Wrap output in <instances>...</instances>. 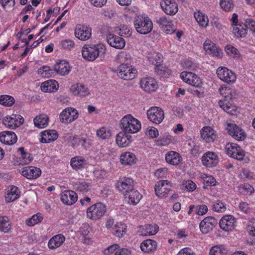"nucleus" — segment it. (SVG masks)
Instances as JSON below:
<instances>
[{
	"label": "nucleus",
	"mask_w": 255,
	"mask_h": 255,
	"mask_svg": "<svg viewBox=\"0 0 255 255\" xmlns=\"http://www.w3.org/2000/svg\"><path fill=\"white\" fill-rule=\"evenodd\" d=\"M162 10L169 15H175L178 11V6L175 0H161Z\"/></svg>",
	"instance_id": "nucleus-12"
},
{
	"label": "nucleus",
	"mask_w": 255,
	"mask_h": 255,
	"mask_svg": "<svg viewBox=\"0 0 255 255\" xmlns=\"http://www.w3.org/2000/svg\"><path fill=\"white\" fill-rule=\"evenodd\" d=\"M213 209L217 212H223L226 210L225 204L222 201L217 200L213 205Z\"/></svg>",
	"instance_id": "nucleus-55"
},
{
	"label": "nucleus",
	"mask_w": 255,
	"mask_h": 255,
	"mask_svg": "<svg viewBox=\"0 0 255 255\" xmlns=\"http://www.w3.org/2000/svg\"><path fill=\"white\" fill-rule=\"evenodd\" d=\"M0 141L4 144H14L16 142V134L13 131H2L0 133Z\"/></svg>",
	"instance_id": "nucleus-25"
},
{
	"label": "nucleus",
	"mask_w": 255,
	"mask_h": 255,
	"mask_svg": "<svg viewBox=\"0 0 255 255\" xmlns=\"http://www.w3.org/2000/svg\"><path fill=\"white\" fill-rule=\"evenodd\" d=\"M247 229L250 235L252 236L249 243L252 245H255V219H252L249 223Z\"/></svg>",
	"instance_id": "nucleus-44"
},
{
	"label": "nucleus",
	"mask_w": 255,
	"mask_h": 255,
	"mask_svg": "<svg viewBox=\"0 0 255 255\" xmlns=\"http://www.w3.org/2000/svg\"><path fill=\"white\" fill-rule=\"evenodd\" d=\"M140 247L142 251L149 253L155 251L157 249V245L155 241L147 239L141 243Z\"/></svg>",
	"instance_id": "nucleus-30"
},
{
	"label": "nucleus",
	"mask_w": 255,
	"mask_h": 255,
	"mask_svg": "<svg viewBox=\"0 0 255 255\" xmlns=\"http://www.w3.org/2000/svg\"><path fill=\"white\" fill-rule=\"evenodd\" d=\"M65 240V237L62 234H58L53 236L49 241L48 247L49 249L54 250L60 247Z\"/></svg>",
	"instance_id": "nucleus-31"
},
{
	"label": "nucleus",
	"mask_w": 255,
	"mask_h": 255,
	"mask_svg": "<svg viewBox=\"0 0 255 255\" xmlns=\"http://www.w3.org/2000/svg\"><path fill=\"white\" fill-rule=\"evenodd\" d=\"M137 74V70L128 64L123 63L118 67V76L123 80H133Z\"/></svg>",
	"instance_id": "nucleus-5"
},
{
	"label": "nucleus",
	"mask_w": 255,
	"mask_h": 255,
	"mask_svg": "<svg viewBox=\"0 0 255 255\" xmlns=\"http://www.w3.org/2000/svg\"><path fill=\"white\" fill-rule=\"evenodd\" d=\"M217 220L211 217H207L200 223V231L203 234H208L217 225Z\"/></svg>",
	"instance_id": "nucleus-16"
},
{
	"label": "nucleus",
	"mask_w": 255,
	"mask_h": 255,
	"mask_svg": "<svg viewBox=\"0 0 255 255\" xmlns=\"http://www.w3.org/2000/svg\"><path fill=\"white\" fill-rule=\"evenodd\" d=\"M43 216L40 213H37L33 215L31 218L26 220V224L29 226H32L40 222L43 220Z\"/></svg>",
	"instance_id": "nucleus-47"
},
{
	"label": "nucleus",
	"mask_w": 255,
	"mask_h": 255,
	"mask_svg": "<svg viewBox=\"0 0 255 255\" xmlns=\"http://www.w3.org/2000/svg\"><path fill=\"white\" fill-rule=\"evenodd\" d=\"M54 70H55V74L57 73L61 76H65L70 71V66L67 61L61 60L54 66Z\"/></svg>",
	"instance_id": "nucleus-26"
},
{
	"label": "nucleus",
	"mask_w": 255,
	"mask_h": 255,
	"mask_svg": "<svg viewBox=\"0 0 255 255\" xmlns=\"http://www.w3.org/2000/svg\"><path fill=\"white\" fill-rule=\"evenodd\" d=\"M70 164L73 169L78 170L86 168L88 162L83 157L77 156L71 158Z\"/></svg>",
	"instance_id": "nucleus-27"
},
{
	"label": "nucleus",
	"mask_w": 255,
	"mask_h": 255,
	"mask_svg": "<svg viewBox=\"0 0 255 255\" xmlns=\"http://www.w3.org/2000/svg\"><path fill=\"white\" fill-rule=\"evenodd\" d=\"M75 189L81 193H86L91 188V184L85 181L77 182L74 184Z\"/></svg>",
	"instance_id": "nucleus-43"
},
{
	"label": "nucleus",
	"mask_w": 255,
	"mask_h": 255,
	"mask_svg": "<svg viewBox=\"0 0 255 255\" xmlns=\"http://www.w3.org/2000/svg\"><path fill=\"white\" fill-rule=\"evenodd\" d=\"M14 102V99L8 95L0 96V104L4 106H11Z\"/></svg>",
	"instance_id": "nucleus-49"
},
{
	"label": "nucleus",
	"mask_w": 255,
	"mask_h": 255,
	"mask_svg": "<svg viewBox=\"0 0 255 255\" xmlns=\"http://www.w3.org/2000/svg\"><path fill=\"white\" fill-rule=\"evenodd\" d=\"M107 210L106 206L102 203H97L87 210V217L90 219L96 220L100 219L105 214Z\"/></svg>",
	"instance_id": "nucleus-4"
},
{
	"label": "nucleus",
	"mask_w": 255,
	"mask_h": 255,
	"mask_svg": "<svg viewBox=\"0 0 255 255\" xmlns=\"http://www.w3.org/2000/svg\"><path fill=\"white\" fill-rule=\"evenodd\" d=\"M147 116L150 121L156 124L161 123L164 118L163 110L157 107L150 108L147 111Z\"/></svg>",
	"instance_id": "nucleus-9"
},
{
	"label": "nucleus",
	"mask_w": 255,
	"mask_h": 255,
	"mask_svg": "<svg viewBox=\"0 0 255 255\" xmlns=\"http://www.w3.org/2000/svg\"><path fill=\"white\" fill-rule=\"evenodd\" d=\"M128 132H120L118 133L116 138V142L120 147H126L129 145L132 140V136L127 134Z\"/></svg>",
	"instance_id": "nucleus-29"
},
{
	"label": "nucleus",
	"mask_w": 255,
	"mask_h": 255,
	"mask_svg": "<svg viewBox=\"0 0 255 255\" xmlns=\"http://www.w3.org/2000/svg\"><path fill=\"white\" fill-rule=\"evenodd\" d=\"M60 119L62 123L68 124L76 120L78 117L77 111L73 108H67L60 114Z\"/></svg>",
	"instance_id": "nucleus-10"
},
{
	"label": "nucleus",
	"mask_w": 255,
	"mask_h": 255,
	"mask_svg": "<svg viewBox=\"0 0 255 255\" xmlns=\"http://www.w3.org/2000/svg\"><path fill=\"white\" fill-rule=\"evenodd\" d=\"M122 128L125 132L129 133H136L141 128L140 122L131 115H128L121 121Z\"/></svg>",
	"instance_id": "nucleus-3"
},
{
	"label": "nucleus",
	"mask_w": 255,
	"mask_h": 255,
	"mask_svg": "<svg viewBox=\"0 0 255 255\" xmlns=\"http://www.w3.org/2000/svg\"><path fill=\"white\" fill-rule=\"evenodd\" d=\"M33 160L31 154L19 156L17 157V164L18 165H25L30 163Z\"/></svg>",
	"instance_id": "nucleus-51"
},
{
	"label": "nucleus",
	"mask_w": 255,
	"mask_h": 255,
	"mask_svg": "<svg viewBox=\"0 0 255 255\" xmlns=\"http://www.w3.org/2000/svg\"><path fill=\"white\" fill-rule=\"evenodd\" d=\"M71 143L73 147L77 146L81 144L82 146L84 147L85 148L87 147V146L86 145V139L82 137H80L78 135H75L73 137Z\"/></svg>",
	"instance_id": "nucleus-52"
},
{
	"label": "nucleus",
	"mask_w": 255,
	"mask_h": 255,
	"mask_svg": "<svg viewBox=\"0 0 255 255\" xmlns=\"http://www.w3.org/2000/svg\"><path fill=\"white\" fill-rule=\"evenodd\" d=\"M0 3L5 10L9 11L14 6L15 0H0Z\"/></svg>",
	"instance_id": "nucleus-59"
},
{
	"label": "nucleus",
	"mask_w": 255,
	"mask_h": 255,
	"mask_svg": "<svg viewBox=\"0 0 255 255\" xmlns=\"http://www.w3.org/2000/svg\"><path fill=\"white\" fill-rule=\"evenodd\" d=\"M38 73L43 78H49L55 74V70L49 66H43L38 69Z\"/></svg>",
	"instance_id": "nucleus-42"
},
{
	"label": "nucleus",
	"mask_w": 255,
	"mask_h": 255,
	"mask_svg": "<svg viewBox=\"0 0 255 255\" xmlns=\"http://www.w3.org/2000/svg\"><path fill=\"white\" fill-rule=\"evenodd\" d=\"M3 124L9 128L14 129L16 128V119L10 116H6L3 119Z\"/></svg>",
	"instance_id": "nucleus-48"
},
{
	"label": "nucleus",
	"mask_w": 255,
	"mask_h": 255,
	"mask_svg": "<svg viewBox=\"0 0 255 255\" xmlns=\"http://www.w3.org/2000/svg\"><path fill=\"white\" fill-rule=\"evenodd\" d=\"M70 89V91L75 95L86 96L89 94L88 88L82 84L73 85L71 86Z\"/></svg>",
	"instance_id": "nucleus-36"
},
{
	"label": "nucleus",
	"mask_w": 255,
	"mask_h": 255,
	"mask_svg": "<svg viewBox=\"0 0 255 255\" xmlns=\"http://www.w3.org/2000/svg\"><path fill=\"white\" fill-rule=\"evenodd\" d=\"M236 223L235 218L232 215H226L222 218L219 222L221 228L226 231L232 230Z\"/></svg>",
	"instance_id": "nucleus-22"
},
{
	"label": "nucleus",
	"mask_w": 255,
	"mask_h": 255,
	"mask_svg": "<svg viewBox=\"0 0 255 255\" xmlns=\"http://www.w3.org/2000/svg\"><path fill=\"white\" fill-rule=\"evenodd\" d=\"M33 122L35 127L39 128H43L48 125V118L46 115L41 114L36 117L33 120Z\"/></svg>",
	"instance_id": "nucleus-40"
},
{
	"label": "nucleus",
	"mask_w": 255,
	"mask_h": 255,
	"mask_svg": "<svg viewBox=\"0 0 255 255\" xmlns=\"http://www.w3.org/2000/svg\"><path fill=\"white\" fill-rule=\"evenodd\" d=\"M218 159V156L215 152L209 151L202 156V162L204 166L211 167L217 164Z\"/></svg>",
	"instance_id": "nucleus-20"
},
{
	"label": "nucleus",
	"mask_w": 255,
	"mask_h": 255,
	"mask_svg": "<svg viewBox=\"0 0 255 255\" xmlns=\"http://www.w3.org/2000/svg\"><path fill=\"white\" fill-rule=\"evenodd\" d=\"M41 90L44 92H55L58 88L57 81H44L41 85Z\"/></svg>",
	"instance_id": "nucleus-33"
},
{
	"label": "nucleus",
	"mask_w": 255,
	"mask_h": 255,
	"mask_svg": "<svg viewBox=\"0 0 255 255\" xmlns=\"http://www.w3.org/2000/svg\"><path fill=\"white\" fill-rule=\"evenodd\" d=\"M125 198H128V202L133 205L137 204L141 199L142 195L138 191L135 190L133 188L132 190H130L127 194L124 195Z\"/></svg>",
	"instance_id": "nucleus-35"
},
{
	"label": "nucleus",
	"mask_w": 255,
	"mask_h": 255,
	"mask_svg": "<svg viewBox=\"0 0 255 255\" xmlns=\"http://www.w3.org/2000/svg\"><path fill=\"white\" fill-rule=\"evenodd\" d=\"M216 73L220 80L236 79L235 73L225 67H219L217 70Z\"/></svg>",
	"instance_id": "nucleus-23"
},
{
	"label": "nucleus",
	"mask_w": 255,
	"mask_h": 255,
	"mask_svg": "<svg viewBox=\"0 0 255 255\" xmlns=\"http://www.w3.org/2000/svg\"><path fill=\"white\" fill-rule=\"evenodd\" d=\"M107 41L111 46L118 49H122L126 45L125 40L122 37L112 33L107 35Z\"/></svg>",
	"instance_id": "nucleus-18"
},
{
	"label": "nucleus",
	"mask_w": 255,
	"mask_h": 255,
	"mask_svg": "<svg viewBox=\"0 0 255 255\" xmlns=\"http://www.w3.org/2000/svg\"><path fill=\"white\" fill-rule=\"evenodd\" d=\"M135 159V156L133 153L127 152L121 155L120 161L122 164L130 165L134 163Z\"/></svg>",
	"instance_id": "nucleus-41"
},
{
	"label": "nucleus",
	"mask_w": 255,
	"mask_h": 255,
	"mask_svg": "<svg viewBox=\"0 0 255 255\" xmlns=\"http://www.w3.org/2000/svg\"><path fill=\"white\" fill-rule=\"evenodd\" d=\"M194 17L199 24L202 27H206L208 25L209 19L207 15L200 10L194 12Z\"/></svg>",
	"instance_id": "nucleus-38"
},
{
	"label": "nucleus",
	"mask_w": 255,
	"mask_h": 255,
	"mask_svg": "<svg viewBox=\"0 0 255 255\" xmlns=\"http://www.w3.org/2000/svg\"><path fill=\"white\" fill-rule=\"evenodd\" d=\"M17 37H18V43L17 46L20 42L24 43V46H27L28 45V40L27 39V35L24 33L19 32L17 33Z\"/></svg>",
	"instance_id": "nucleus-62"
},
{
	"label": "nucleus",
	"mask_w": 255,
	"mask_h": 255,
	"mask_svg": "<svg viewBox=\"0 0 255 255\" xmlns=\"http://www.w3.org/2000/svg\"><path fill=\"white\" fill-rule=\"evenodd\" d=\"M120 226H121V229H116L115 231V235L118 237H122L126 232V226L125 224L120 223Z\"/></svg>",
	"instance_id": "nucleus-64"
},
{
	"label": "nucleus",
	"mask_w": 255,
	"mask_h": 255,
	"mask_svg": "<svg viewBox=\"0 0 255 255\" xmlns=\"http://www.w3.org/2000/svg\"><path fill=\"white\" fill-rule=\"evenodd\" d=\"M157 23L166 34H171L175 32L173 21L165 16L159 17L157 20Z\"/></svg>",
	"instance_id": "nucleus-15"
},
{
	"label": "nucleus",
	"mask_w": 255,
	"mask_h": 255,
	"mask_svg": "<svg viewBox=\"0 0 255 255\" xmlns=\"http://www.w3.org/2000/svg\"><path fill=\"white\" fill-rule=\"evenodd\" d=\"M225 51L230 56L237 57L240 56V52L239 50L231 45H227L225 47Z\"/></svg>",
	"instance_id": "nucleus-56"
},
{
	"label": "nucleus",
	"mask_w": 255,
	"mask_h": 255,
	"mask_svg": "<svg viewBox=\"0 0 255 255\" xmlns=\"http://www.w3.org/2000/svg\"><path fill=\"white\" fill-rule=\"evenodd\" d=\"M134 26L138 33L145 35L152 31L153 23L151 19L146 15H137L134 18Z\"/></svg>",
	"instance_id": "nucleus-2"
},
{
	"label": "nucleus",
	"mask_w": 255,
	"mask_h": 255,
	"mask_svg": "<svg viewBox=\"0 0 255 255\" xmlns=\"http://www.w3.org/2000/svg\"><path fill=\"white\" fill-rule=\"evenodd\" d=\"M180 64L184 69H194L196 67V64L189 57L182 59L180 61Z\"/></svg>",
	"instance_id": "nucleus-46"
},
{
	"label": "nucleus",
	"mask_w": 255,
	"mask_h": 255,
	"mask_svg": "<svg viewBox=\"0 0 255 255\" xmlns=\"http://www.w3.org/2000/svg\"><path fill=\"white\" fill-rule=\"evenodd\" d=\"M97 135L102 139H106L111 136V132L109 130L103 127L97 131Z\"/></svg>",
	"instance_id": "nucleus-57"
},
{
	"label": "nucleus",
	"mask_w": 255,
	"mask_h": 255,
	"mask_svg": "<svg viewBox=\"0 0 255 255\" xmlns=\"http://www.w3.org/2000/svg\"><path fill=\"white\" fill-rule=\"evenodd\" d=\"M171 183L167 180L160 181L157 182L154 187L156 195L160 197H166L170 191Z\"/></svg>",
	"instance_id": "nucleus-17"
},
{
	"label": "nucleus",
	"mask_w": 255,
	"mask_h": 255,
	"mask_svg": "<svg viewBox=\"0 0 255 255\" xmlns=\"http://www.w3.org/2000/svg\"><path fill=\"white\" fill-rule=\"evenodd\" d=\"M117 187L125 195L134 188V181L130 178L123 177L118 181Z\"/></svg>",
	"instance_id": "nucleus-14"
},
{
	"label": "nucleus",
	"mask_w": 255,
	"mask_h": 255,
	"mask_svg": "<svg viewBox=\"0 0 255 255\" xmlns=\"http://www.w3.org/2000/svg\"><path fill=\"white\" fill-rule=\"evenodd\" d=\"M233 26V33L237 38L244 37L247 33L246 25L244 23H238V15L234 13L231 19Z\"/></svg>",
	"instance_id": "nucleus-6"
},
{
	"label": "nucleus",
	"mask_w": 255,
	"mask_h": 255,
	"mask_svg": "<svg viewBox=\"0 0 255 255\" xmlns=\"http://www.w3.org/2000/svg\"><path fill=\"white\" fill-rule=\"evenodd\" d=\"M131 34L129 28L126 25H121L119 27V34L121 36L129 37Z\"/></svg>",
	"instance_id": "nucleus-60"
},
{
	"label": "nucleus",
	"mask_w": 255,
	"mask_h": 255,
	"mask_svg": "<svg viewBox=\"0 0 255 255\" xmlns=\"http://www.w3.org/2000/svg\"><path fill=\"white\" fill-rule=\"evenodd\" d=\"M220 4L221 8L226 11L231 10L234 6L233 0H221Z\"/></svg>",
	"instance_id": "nucleus-53"
},
{
	"label": "nucleus",
	"mask_w": 255,
	"mask_h": 255,
	"mask_svg": "<svg viewBox=\"0 0 255 255\" xmlns=\"http://www.w3.org/2000/svg\"><path fill=\"white\" fill-rule=\"evenodd\" d=\"M182 186L183 188L186 189L188 191H193L196 188V184L191 180L186 181Z\"/></svg>",
	"instance_id": "nucleus-63"
},
{
	"label": "nucleus",
	"mask_w": 255,
	"mask_h": 255,
	"mask_svg": "<svg viewBox=\"0 0 255 255\" xmlns=\"http://www.w3.org/2000/svg\"><path fill=\"white\" fill-rule=\"evenodd\" d=\"M203 48L206 53L210 56L221 58L223 55L222 50L215 43L209 39L204 42Z\"/></svg>",
	"instance_id": "nucleus-8"
},
{
	"label": "nucleus",
	"mask_w": 255,
	"mask_h": 255,
	"mask_svg": "<svg viewBox=\"0 0 255 255\" xmlns=\"http://www.w3.org/2000/svg\"><path fill=\"white\" fill-rule=\"evenodd\" d=\"M201 136L207 142H213L216 137L214 130L210 127H205L202 128Z\"/></svg>",
	"instance_id": "nucleus-32"
},
{
	"label": "nucleus",
	"mask_w": 255,
	"mask_h": 255,
	"mask_svg": "<svg viewBox=\"0 0 255 255\" xmlns=\"http://www.w3.org/2000/svg\"><path fill=\"white\" fill-rule=\"evenodd\" d=\"M20 173L27 179H32L38 178L41 173L40 168L34 166H26L19 169Z\"/></svg>",
	"instance_id": "nucleus-19"
},
{
	"label": "nucleus",
	"mask_w": 255,
	"mask_h": 255,
	"mask_svg": "<svg viewBox=\"0 0 255 255\" xmlns=\"http://www.w3.org/2000/svg\"><path fill=\"white\" fill-rule=\"evenodd\" d=\"M10 227L8 218L6 216L0 217V230L6 233L10 230Z\"/></svg>",
	"instance_id": "nucleus-45"
},
{
	"label": "nucleus",
	"mask_w": 255,
	"mask_h": 255,
	"mask_svg": "<svg viewBox=\"0 0 255 255\" xmlns=\"http://www.w3.org/2000/svg\"><path fill=\"white\" fill-rule=\"evenodd\" d=\"M226 129L230 135L236 140L242 141L246 137V134L244 130L235 124H228Z\"/></svg>",
	"instance_id": "nucleus-13"
},
{
	"label": "nucleus",
	"mask_w": 255,
	"mask_h": 255,
	"mask_svg": "<svg viewBox=\"0 0 255 255\" xmlns=\"http://www.w3.org/2000/svg\"><path fill=\"white\" fill-rule=\"evenodd\" d=\"M196 213L200 216H202L206 214L208 211V208L206 205L202 204L196 206Z\"/></svg>",
	"instance_id": "nucleus-61"
},
{
	"label": "nucleus",
	"mask_w": 255,
	"mask_h": 255,
	"mask_svg": "<svg viewBox=\"0 0 255 255\" xmlns=\"http://www.w3.org/2000/svg\"><path fill=\"white\" fill-rule=\"evenodd\" d=\"M106 52V47L101 43L86 44L82 48V57L87 61L92 62L98 57H103Z\"/></svg>",
	"instance_id": "nucleus-1"
},
{
	"label": "nucleus",
	"mask_w": 255,
	"mask_h": 255,
	"mask_svg": "<svg viewBox=\"0 0 255 255\" xmlns=\"http://www.w3.org/2000/svg\"><path fill=\"white\" fill-rule=\"evenodd\" d=\"M75 45V42L70 39L63 40L61 42V46L62 48L66 50H72Z\"/></svg>",
	"instance_id": "nucleus-54"
},
{
	"label": "nucleus",
	"mask_w": 255,
	"mask_h": 255,
	"mask_svg": "<svg viewBox=\"0 0 255 255\" xmlns=\"http://www.w3.org/2000/svg\"><path fill=\"white\" fill-rule=\"evenodd\" d=\"M159 229V227L155 224H146L141 231V235L143 236H151L155 235Z\"/></svg>",
	"instance_id": "nucleus-37"
},
{
	"label": "nucleus",
	"mask_w": 255,
	"mask_h": 255,
	"mask_svg": "<svg viewBox=\"0 0 255 255\" xmlns=\"http://www.w3.org/2000/svg\"><path fill=\"white\" fill-rule=\"evenodd\" d=\"M139 84L142 89L149 92L155 91L158 88L156 81H140Z\"/></svg>",
	"instance_id": "nucleus-39"
},
{
	"label": "nucleus",
	"mask_w": 255,
	"mask_h": 255,
	"mask_svg": "<svg viewBox=\"0 0 255 255\" xmlns=\"http://www.w3.org/2000/svg\"><path fill=\"white\" fill-rule=\"evenodd\" d=\"M74 35L81 41H87L92 36V28L83 24H77L74 30Z\"/></svg>",
	"instance_id": "nucleus-7"
},
{
	"label": "nucleus",
	"mask_w": 255,
	"mask_h": 255,
	"mask_svg": "<svg viewBox=\"0 0 255 255\" xmlns=\"http://www.w3.org/2000/svg\"><path fill=\"white\" fill-rule=\"evenodd\" d=\"M41 138L40 142L42 143H49L57 139L58 135L55 130H46L41 132Z\"/></svg>",
	"instance_id": "nucleus-28"
},
{
	"label": "nucleus",
	"mask_w": 255,
	"mask_h": 255,
	"mask_svg": "<svg viewBox=\"0 0 255 255\" xmlns=\"http://www.w3.org/2000/svg\"><path fill=\"white\" fill-rule=\"evenodd\" d=\"M61 201L65 204L72 205L77 200V195L73 191H65L61 195Z\"/></svg>",
	"instance_id": "nucleus-24"
},
{
	"label": "nucleus",
	"mask_w": 255,
	"mask_h": 255,
	"mask_svg": "<svg viewBox=\"0 0 255 255\" xmlns=\"http://www.w3.org/2000/svg\"><path fill=\"white\" fill-rule=\"evenodd\" d=\"M16 200V187L12 186L10 189L7 190L5 196V201L6 202H11Z\"/></svg>",
	"instance_id": "nucleus-50"
},
{
	"label": "nucleus",
	"mask_w": 255,
	"mask_h": 255,
	"mask_svg": "<svg viewBox=\"0 0 255 255\" xmlns=\"http://www.w3.org/2000/svg\"><path fill=\"white\" fill-rule=\"evenodd\" d=\"M165 160L167 162L171 165H177L181 161L182 158L177 152L170 151L166 154Z\"/></svg>",
	"instance_id": "nucleus-34"
},
{
	"label": "nucleus",
	"mask_w": 255,
	"mask_h": 255,
	"mask_svg": "<svg viewBox=\"0 0 255 255\" xmlns=\"http://www.w3.org/2000/svg\"><path fill=\"white\" fill-rule=\"evenodd\" d=\"M227 152L230 156L238 160H243L245 156L244 152L241 150L240 146L234 143L230 144Z\"/></svg>",
	"instance_id": "nucleus-21"
},
{
	"label": "nucleus",
	"mask_w": 255,
	"mask_h": 255,
	"mask_svg": "<svg viewBox=\"0 0 255 255\" xmlns=\"http://www.w3.org/2000/svg\"><path fill=\"white\" fill-rule=\"evenodd\" d=\"M181 80H195L198 76L195 73L191 72L183 71L180 74Z\"/></svg>",
	"instance_id": "nucleus-58"
},
{
	"label": "nucleus",
	"mask_w": 255,
	"mask_h": 255,
	"mask_svg": "<svg viewBox=\"0 0 255 255\" xmlns=\"http://www.w3.org/2000/svg\"><path fill=\"white\" fill-rule=\"evenodd\" d=\"M150 62L155 66V72L157 75L163 76L165 75V70H163L161 63L163 61L161 54L154 53L152 56L148 57Z\"/></svg>",
	"instance_id": "nucleus-11"
}]
</instances>
